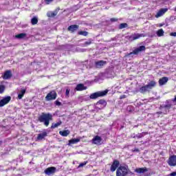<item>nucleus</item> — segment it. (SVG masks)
Wrapping results in <instances>:
<instances>
[{"instance_id": "obj_1", "label": "nucleus", "mask_w": 176, "mask_h": 176, "mask_svg": "<svg viewBox=\"0 0 176 176\" xmlns=\"http://www.w3.org/2000/svg\"><path fill=\"white\" fill-rule=\"evenodd\" d=\"M38 120L40 123H43L44 126L47 127L50 124V120H53V116L50 113H42L38 117Z\"/></svg>"}, {"instance_id": "obj_2", "label": "nucleus", "mask_w": 176, "mask_h": 176, "mask_svg": "<svg viewBox=\"0 0 176 176\" xmlns=\"http://www.w3.org/2000/svg\"><path fill=\"white\" fill-rule=\"evenodd\" d=\"M156 87V81L151 80L150 82L144 86H142L140 88V91L144 94L147 91H149L153 89V87Z\"/></svg>"}, {"instance_id": "obj_3", "label": "nucleus", "mask_w": 176, "mask_h": 176, "mask_svg": "<svg viewBox=\"0 0 176 176\" xmlns=\"http://www.w3.org/2000/svg\"><path fill=\"white\" fill-rule=\"evenodd\" d=\"M129 174V167L120 166L117 168L116 176H127Z\"/></svg>"}, {"instance_id": "obj_4", "label": "nucleus", "mask_w": 176, "mask_h": 176, "mask_svg": "<svg viewBox=\"0 0 176 176\" xmlns=\"http://www.w3.org/2000/svg\"><path fill=\"white\" fill-rule=\"evenodd\" d=\"M108 89H105L104 91L93 93L90 95L89 98H91V100H96V98H98V97H104L108 94Z\"/></svg>"}, {"instance_id": "obj_5", "label": "nucleus", "mask_w": 176, "mask_h": 176, "mask_svg": "<svg viewBox=\"0 0 176 176\" xmlns=\"http://www.w3.org/2000/svg\"><path fill=\"white\" fill-rule=\"evenodd\" d=\"M145 50H146V47L144 45L140 46L139 47H137L135 50H133L132 52L126 54L125 55V57H129V56H131V54H139V53H141V52H145Z\"/></svg>"}, {"instance_id": "obj_6", "label": "nucleus", "mask_w": 176, "mask_h": 176, "mask_svg": "<svg viewBox=\"0 0 176 176\" xmlns=\"http://www.w3.org/2000/svg\"><path fill=\"white\" fill-rule=\"evenodd\" d=\"M57 98V92L56 91L52 90L50 91L47 96H45V101H53Z\"/></svg>"}, {"instance_id": "obj_7", "label": "nucleus", "mask_w": 176, "mask_h": 176, "mask_svg": "<svg viewBox=\"0 0 176 176\" xmlns=\"http://www.w3.org/2000/svg\"><path fill=\"white\" fill-rule=\"evenodd\" d=\"M172 106L173 105L171 104H162L160 106V109L162 111L163 115H167V113L170 112V109H171Z\"/></svg>"}, {"instance_id": "obj_8", "label": "nucleus", "mask_w": 176, "mask_h": 176, "mask_svg": "<svg viewBox=\"0 0 176 176\" xmlns=\"http://www.w3.org/2000/svg\"><path fill=\"white\" fill-rule=\"evenodd\" d=\"M119 166H120L119 160H114L110 166V171H111V173H115V171L119 168Z\"/></svg>"}, {"instance_id": "obj_9", "label": "nucleus", "mask_w": 176, "mask_h": 176, "mask_svg": "<svg viewBox=\"0 0 176 176\" xmlns=\"http://www.w3.org/2000/svg\"><path fill=\"white\" fill-rule=\"evenodd\" d=\"M168 164L170 167H175L176 166V155H173L169 157L168 160Z\"/></svg>"}, {"instance_id": "obj_10", "label": "nucleus", "mask_w": 176, "mask_h": 176, "mask_svg": "<svg viewBox=\"0 0 176 176\" xmlns=\"http://www.w3.org/2000/svg\"><path fill=\"white\" fill-rule=\"evenodd\" d=\"M11 100H12V97L10 96H7L1 99L0 100V108L2 107H5V105H6L7 104H9Z\"/></svg>"}, {"instance_id": "obj_11", "label": "nucleus", "mask_w": 176, "mask_h": 176, "mask_svg": "<svg viewBox=\"0 0 176 176\" xmlns=\"http://www.w3.org/2000/svg\"><path fill=\"white\" fill-rule=\"evenodd\" d=\"M56 167L54 166H51L49 168H47L45 170L44 173L46 175H52V174H54L56 173Z\"/></svg>"}, {"instance_id": "obj_12", "label": "nucleus", "mask_w": 176, "mask_h": 176, "mask_svg": "<svg viewBox=\"0 0 176 176\" xmlns=\"http://www.w3.org/2000/svg\"><path fill=\"white\" fill-rule=\"evenodd\" d=\"M107 100H104V99H100L99 100L97 103L96 105H100V107H98V108H99V109H104V108H105V107H107Z\"/></svg>"}, {"instance_id": "obj_13", "label": "nucleus", "mask_w": 176, "mask_h": 176, "mask_svg": "<svg viewBox=\"0 0 176 176\" xmlns=\"http://www.w3.org/2000/svg\"><path fill=\"white\" fill-rule=\"evenodd\" d=\"M168 11V8H161L155 14L156 19H159V17H162L166 12Z\"/></svg>"}, {"instance_id": "obj_14", "label": "nucleus", "mask_w": 176, "mask_h": 176, "mask_svg": "<svg viewBox=\"0 0 176 176\" xmlns=\"http://www.w3.org/2000/svg\"><path fill=\"white\" fill-rule=\"evenodd\" d=\"M79 30V25H72L67 28V31L74 34V32L78 31Z\"/></svg>"}, {"instance_id": "obj_15", "label": "nucleus", "mask_w": 176, "mask_h": 176, "mask_svg": "<svg viewBox=\"0 0 176 176\" xmlns=\"http://www.w3.org/2000/svg\"><path fill=\"white\" fill-rule=\"evenodd\" d=\"M13 75L12 74V71L7 70L4 72L3 75L2 76L3 79L8 80L10 79Z\"/></svg>"}, {"instance_id": "obj_16", "label": "nucleus", "mask_w": 176, "mask_h": 176, "mask_svg": "<svg viewBox=\"0 0 176 176\" xmlns=\"http://www.w3.org/2000/svg\"><path fill=\"white\" fill-rule=\"evenodd\" d=\"M142 36H145L144 34H135L134 35L130 36L129 39H131V41H135L140 39V38H142Z\"/></svg>"}, {"instance_id": "obj_17", "label": "nucleus", "mask_w": 176, "mask_h": 176, "mask_svg": "<svg viewBox=\"0 0 176 176\" xmlns=\"http://www.w3.org/2000/svg\"><path fill=\"white\" fill-rule=\"evenodd\" d=\"M87 87H85V85L83 84H78L76 85L75 90H76V91H83V90H87Z\"/></svg>"}, {"instance_id": "obj_18", "label": "nucleus", "mask_w": 176, "mask_h": 176, "mask_svg": "<svg viewBox=\"0 0 176 176\" xmlns=\"http://www.w3.org/2000/svg\"><path fill=\"white\" fill-rule=\"evenodd\" d=\"M27 91L26 88H22L19 93L18 94V100H21L23 97H24V94H25V92Z\"/></svg>"}, {"instance_id": "obj_19", "label": "nucleus", "mask_w": 176, "mask_h": 176, "mask_svg": "<svg viewBox=\"0 0 176 176\" xmlns=\"http://www.w3.org/2000/svg\"><path fill=\"white\" fill-rule=\"evenodd\" d=\"M101 141H102V138H101V137H100L98 135L95 136L92 139L93 144H95L96 145H97L98 144H100V142H101Z\"/></svg>"}, {"instance_id": "obj_20", "label": "nucleus", "mask_w": 176, "mask_h": 176, "mask_svg": "<svg viewBox=\"0 0 176 176\" xmlns=\"http://www.w3.org/2000/svg\"><path fill=\"white\" fill-rule=\"evenodd\" d=\"M167 82H168V78L167 77H162L158 81L160 86H163L164 85H166Z\"/></svg>"}, {"instance_id": "obj_21", "label": "nucleus", "mask_w": 176, "mask_h": 176, "mask_svg": "<svg viewBox=\"0 0 176 176\" xmlns=\"http://www.w3.org/2000/svg\"><path fill=\"white\" fill-rule=\"evenodd\" d=\"M105 64H107V61L104 60H99L95 63L96 68H101V67H103Z\"/></svg>"}, {"instance_id": "obj_22", "label": "nucleus", "mask_w": 176, "mask_h": 176, "mask_svg": "<svg viewBox=\"0 0 176 176\" xmlns=\"http://www.w3.org/2000/svg\"><path fill=\"white\" fill-rule=\"evenodd\" d=\"M135 171L138 174H144V173H146V171H148V169L146 168V167L138 168H136Z\"/></svg>"}, {"instance_id": "obj_23", "label": "nucleus", "mask_w": 176, "mask_h": 176, "mask_svg": "<svg viewBox=\"0 0 176 176\" xmlns=\"http://www.w3.org/2000/svg\"><path fill=\"white\" fill-rule=\"evenodd\" d=\"M45 137H47V132L46 131L39 133L37 136V140H42L43 138H45Z\"/></svg>"}, {"instance_id": "obj_24", "label": "nucleus", "mask_w": 176, "mask_h": 176, "mask_svg": "<svg viewBox=\"0 0 176 176\" xmlns=\"http://www.w3.org/2000/svg\"><path fill=\"white\" fill-rule=\"evenodd\" d=\"M78 142H80V138H74L69 140L68 145H72L74 144H78Z\"/></svg>"}, {"instance_id": "obj_25", "label": "nucleus", "mask_w": 176, "mask_h": 176, "mask_svg": "<svg viewBox=\"0 0 176 176\" xmlns=\"http://www.w3.org/2000/svg\"><path fill=\"white\" fill-rule=\"evenodd\" d=\"M69 130H64L59 131V134L62 135V137H68V135H69Z\"/></svg>"}, {"instance_id": "obj_26", "label": "nucleus", "mask_w": 176, "mask_h": 176, "mask_svg": "<svg viewBox=\"0 0 176 176\" xmlns=\"http://www.w3.org/2000/svg\"><path fill=\"white\" fill-rule=\"evenodd\" d=\"M58 13V10H56L54 12H47V17H55V16H57Z\"/></svg>"}, {"instance_id": "obj_27", "label": "nucleus", "mask_w": 176, "mask_h": 176, "mask_svg": "<svg viewBox=\"0 0 176 176\" xmlns=\"http://www.w3.org/2000/svg\"><path fill=\"white\" fill-rule=\"evenodd\" d=\"M25 36H27V34L21 33V34H16L15 36V38H16V39H23V38H25Z\"/></svg>"}, {"instance_id": "obj_28", "label": "nucleus", "mask_w": 176, "mask_h": 176, "mask_svg": "<svg viewBox=\"0 0 176 176\" xmlns=\"http://www.w3.org/2000/svg\"><path fill=\"white\" fill-rule=\"evenodd\" d=\"M148 132H142V133H138L135 136L133 137V138H142V137H144V135H147Z\"/></svg>"}, {"instance_id": "obj_29", "label": "nucleus", "mask_w": 176, "mask_h": 176, "mask_svg": "<svg viewBox=\"0 0 176 176\" xmlns=\"http://www.w3.org/2000/svg\"><path fill=\"white\" fill-rule=\"evenodd\" d=\"M31 23L32 25H35L36 24H38V18L36 16H34L32 19H31Z\"/></svg>"}, {"instance_id": "obj_30", "label": "nucleus", "mask_w": 176, "mask_h": 176, "mask_svg": "<svg viewBox=\"0 0 176 176\" xmlns=\"http://www.w3.org/2000/svg\"><path fill=\"white\" fill-rule=\"evenodd\" d=\"M157 36H163L164 35V31L163 29H160L157 31Z\"/></svg>"}, {"instance_id": "obj_31", "label": "nucleus", "mask_w": 176, "mask_h": 176, "mask_svg": "<svg viewBox=\"0 0 176 176\" xmlns=\"http://www.w3.org/2000/svg\"><path fill=\"white\" fill-rule=\"evenodd\" d=\"M78 34V35H82V36H87L89 35V32L86 31H79Z\"/></svg>"}, {"instance_id": "obj_32", "label": "nucleus", "mask_w": 176, "mask_h": 176, "mask_svg": "<svg viewBox=\"0 0 176 176\" xmlns=\"http://www.w3.org/2000/svg\"><path fill=\"white\" fill-rule=\"evenodd\" d=\"M61 123H62L61 121H60V122H56L55 124H52L51 128L52 129H56V128L58 127V126H60Z\"/></svg>"}, {"instance_id": "obj_33", "label": "nucleus", "mask_w": 176, "mask_h": 176, "mask_svg": "<svg viewBox=\"0 0 176 176\" xmlns=\"http://www.w3.org/2000/svg\"><path fill=\"white\" fill-rule=\"evenodd\" d=\"M128 25L127 23H120L119 26L120 30H123V28H127Z\"/></svg>"}, {"instance_id": "obj_34", "label": "nucleus", "mask_w": 176, "mask_h": 176, "mask_svg": "<svg viewBox=\"0 0 176 176\" xmlns=\"http://www.w3.org/2000/svg\"><path fill=\"white\" fill-rule=\"evenodd\" d=\"M69 91H71V89H66V91H65V96L66 98H68L69 97Z\"/></svg>"}, {"instance_id": "obj_35", "label": "nucleus", "mask_w": 176, "mask_h": 176, "mask_svg": "<svg viewBox=\"0 0 176 176\" xmlns=\"http://www.w3.org/2000/svg\"><path fill=\"white\" fill-rule=\"evenodd\" d=\"M5 91V85H0V94H2Z\"/></svg>"}, {"instance_id": "obj_36", "label": "nucleus", "mask_w": 176, "mask_h": 176, "mask_svg": "<svg viewBox=\"0 0 176 176\" xmlns=\"http://www.w3.org/2000/svg\"><path fill=\"white\" fill-rule=\"evenodd\" d=\"M86 164H87V162H84L82 163H80L79 165H78V168H80V167H83L84 166H86Z\"/></svg>"}, {"instance_id": "obj_37", "label": "nucleus", "mask_w": 176, "mask_h": 176, "mask_svg": "<svg viewBox=\"0 0 176 176\" xmlns=\"http://www.w3.org/2000/svg\"><path fill=\"white\" fill-rule=\"evenodd\" d=\"M54 104H55L57 107H60V106L62 105L61 102H60V101H58V100H56V101L54 102Z\"/></svg>"}, {"instance_id": "obj_38", "label": "nucleus", "mask_w": 176, "mask_h": 176, "mask_svg": "<svg viewBox=\"0 0 176 176\" xmlns=\"http://www.w3.org/2000/svg\"><path fill=\"white\" fill-rule=\"evenodd\" d=\"M85 46H89V45H91V39H89L88 41L85 43Z\"/></svg>"}, {"instance_id": "obj_39", "label": "nucleus", "mask_w": 176, "mask_h": 176, "mask_svg": "<svg viewBox=\"0 0 176 176\" xmlns=\"http://www.w3.org/2000/svg\"><path fill=\"white\" fill-rule=\"evenodd\" d=\"M54 0H45L46 5H50Z\"/></svg>"}, {"instance_id": "obj_40", "label": "nucleus", "mask_w": 176, "mask_h": 176, "mask_svg": "<svg viewBox=\"0 0 176 176\" xmlns=\"http://www.w3.org/2000/svg\"><path fill=\"white\" fill-rule=\"evenodd\" d=\"M110 21H111V23H115L116 21H118V19H116V18H111Z\"/></svg>"}, {"instance_id": "obj_41", "label": "nucleus", "mask_w": 176, "mask_h": 176, "mask_svg": "<svg viewBox=\"0 0 176 176\" xmlns=\"http://www.w3.org/2000/svg\"><path fill=\"white\" fill-rule=\"evenodd\" d=\"M132 152H140V149L139 148H134L133 150H132Z\"/></svg>"}, {"instance_id": "obj_42", "label": "nucleus", "mask_w": 176, "mask_h": 176, "mask_svg": "<svg viewBox=\"0 0 176 176\" xmlns=\"http://www.w3.org/2000/svg\"><path fill=\"white\" fill-rule=\"evenodd\" d=\"M170 36H176V32H172L170 33Z\"/></svg>"}, {"instance_id": "obj_43", "label": "nucleus", "mask_w": 176, "mask_h": 176, "mask_svg": "<svg viewBox=\"0 0 176 176\" xmlns=\"http://www.w3.org/2000/svg\"><path fill=\"white\" fill-rule=\"evenodd\" d=\"M170 176H176V172H173L170 174Z\"/></svg>"}, {"instance_id": "obj_44", "label": "nucleus", "mask_w": 176, "mask_h": 176, "mask_svg": "<svg viewBox=\"0 0 176 176\" xmlns=\"http://www.w3.org/2000/svg\"><path fill=\"white\" fill-rule=\"evenodd\" d=\"M163 113V111H158L157 112V115H162Z\"/></svg>"}]
</instances>
